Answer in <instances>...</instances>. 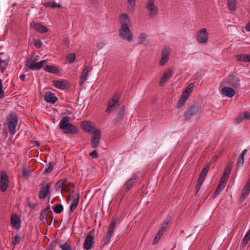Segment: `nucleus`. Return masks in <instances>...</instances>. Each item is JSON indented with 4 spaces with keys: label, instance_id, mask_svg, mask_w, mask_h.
<instances>
[{
    "label": "nucleus",
    "instance_id": "obj_30",
    "mask_svg": "<svg viewBox=\"0 0 250 250\" xmlns=\"http://www.w3.org/2000/svg\"><path fill=\"white\" fill-rule=\"evenodd\" d=\"M82 126L83 130L88 133H90L93 128L91 123L89 122H83L82 124Z\"/></svg>",
    "mask_w": 250,
    "mask_h": 250
},
{
    "label": "nucleus",
    "instance_id": "obj_27",
    "mask_svg": "<svg viewBox=\"0 0 250 250\" xmlns=\"http://www.w3.org/2000/svg\"><path fill=\"white\" fill-rule=\"evenodd\" d=\"M10 59L9 58H6L5 59H3L2 58H0V71L1 73H3L4 72L8 65Z\"/></svg>",
    "mask_w": 250,
    "mask_h": 250
},
{
    "label": "nucleus",
    "instance_id": "obj_42",
    "mask_svg": "<svg viewBox=\"0 0 250 250\" xmlns=\"http://www.w3.org/2000/svg\"><path fill=\"white\" fill-rule=\"evenodd\" d=\"M248 54H240L236 56L237 60L239 62H247Z\"/></svg>",
    "mask_w": 250,
    "mask_h": 250
},
{
    "label": "nucleus",
    "instance_id": "obj_36",
    "mask_svg": "<svg viewBox=\"0 0 250 250\" xmlns=\"http://www.w3.org/2000/svg\"><path fill=\"white\" fill-rule=\"evenodd\" d=\"M136 7V0H128L127 9L131 12H133Z\"/></svg>",
    "mask_w": 250,
    "mask_h": 250
},
{
    "label": "nucleus",
    "instance_id": "obj_14",
    "mask_svg": "<svg viewBox=\"0 0 250 250\" xmlns=\"http://www.w3.org/2000/svg\"><path fill=\"white\" fill-rule=\"evenodd\" d=\"M169 50L167 47H165L162 52V57L160 61V65L163 66L168 61Z\"/></svg>",
    "mask_w": 250,
    "mask_h": 250
},
{
    "label": "nucleus",
    "instance_id": "obj_7",
    "mask_svg": "<svg viewBox=\"0 0 250 250\" xmlns=\"http://www.w3.org/2000/svg\"><path fill=\"white\" fill-rule=\"evenodd\" d=\"M146 8L150 17H154L158 12V8L155 4V0H148Z\"/></svg>",
    "mask_w": 250,
    "mask_h": 250
},
{
    "label": "nucleus",
    "instance_id": "obj_47",
    "mask_svg": "<svg viewBox=\"0 0 250 250\" xmlns=\"http://www.w3.org/2000/svg\"><path fill=\"white\" fill-rule=\"evenodd\" d=\"M4 97V89L3 87V82L1 79H0V99L3 98Z\"/></svg>",
    "mask_w": 250,
    "mask_h": 250
},
{
    "label": "nucleus",
    "instance_id": "obj_20",
    "mask_svg": "<svg viewBox=\"0 0 250 250\" xmlns=\"http://www.w3.org/2000/svg\"><path fill=\"white\" fill-rule=\"evenodd\" d=\"M91 67H90L89 66H84L81 75V84H82L86 81V80H87V76L88 74V73L91 70Z\"/></svg>",
    "mask_w": 250,
    "mask_h": 250
},
{
    "label": "nucleus",
    "instance_id": "obj_64",
    "mask_svg": "<svg viewBox=\"0 0 250 250\" xmlns=\"http://www.w3.org/2000/svg\"><path fill=\"white\" fill-rule=\"evenodd\" d=\"M28 206L31 208H34L36 207L35 205H33L30 202L28 203Z\"/></svg>",
    "mask_w": 250,
    "mask_h": 250
},
{
    "label": "nucleus",
    "instance_id": "obj_16",
    "mask_svg": "<svg viewBox=\"0 0 250 250\" xmlns=\"http://www.w3.org/2000/svg\"><path fill=\"white\" fill-rule=\"evenodd\" d=\"M172 75V71L171 69H168L164 72L163 76L161 77L159 84L161 86L164 85L167 80L170 79Z\"/></svg>",
    "mask_w": 250,
    "mask_h": 250
},
{
    "label": "nucleus",
    "instance_id": "obj_58",
    "mask_svg": "<svg viewBox=\"0 0 250 250\" xmlns=\"http://www.w3.org/2000/svg\"><path fill=\"white\" fill-rule=\"evenodd\" d=\"M189 95L190 94L189 93H187L186 91H184L181 95V97L187 100Z\"/></svg>",
    "mask_w": 250,
    "mask_h": 250
},
{
    "label": "nucleus",
    "instance_id": "obj_12",
    "mask_svg": "<svg viewBox=\"0 0 250 250\" xmlns=\"http://www.w3.org/2000/svg\"><path fill=\"white\" fill-rule=\"evenodd\" d=\"M116 219H113L111 220L110 224L109 225V227L104 239V245L107 244L109 243L111 237L113 233L114 230L115 229L116 225Z\"/></svg>",
    "mask_w": 250,
    "mask_h": 250
},
{
    "label": "nucleus",
    "instance_id": "obj_1",
    "mask_svg": "<svg viewBox=\"0 0 250 250\" xmlns=\"http://www.w3.org/2000/svg\"><path fill=\"white\" fill-rule=\"evenodd\" d=\"M119 22L121 25L119 31V37L128 42H131L133 39V34L129 29L130 20L128 15L125 13L121 14L119 19Z\"/></svg>",
    "mask_w": 250,
    "mask_h": 250
},
{
    "label": "nucleus",
    "instance_id": "obj_5",
    "mask_svg": "<svg viewBox=\"0 0 250 250\" xmlns=\"http://www.w3.org/2000/svg\"><path fill=\"white\" fill-rule=\"evenodd\" d=\"M9 178L6 172L2 170L0 172V189L1 192H5L9 186Z\"/></svg>",
    "mask_w": 250,
    "mask_h": 250
},
{
    "label": "nucleus",
    "instance_id": "obj_9",
    "mask_svg": "<svg viewBox=\"0 0 250 250\" xmlns=\"http://www.w3.org/2000/svg\"><path fill=\"white\" fill-rule=\"evenodd\" d=\"M203 109L199 107V105L194 104L190 108L187 110L184 114L186 119H189L195 114L202 112Z\"/></svg>",
    "mask_w": 250,
    "mask_h": 250
},
{
    "label": "nucleus",
    "instance_id": "obj_10",
    "mask_svg": "<svg viewBox=\"0 0 250 250\" xmlns=\"http://www.w3.org/2000/svg\"><path fill=\"white\" fill-rule=\"evenodd\" d=\"M197 41L200 43H206L208 42V34L206 28H202L197 34Z\"/></svg>",
    "mask_w": 250,
    "mask_h": 250
},
{
    "label": "nucleus",
    "instance_id": "obj_51",
    "mask_svg": "<svg viewBox=\"0 0 250 250\" xmlns=\"http://www.w3.org/2000/svg\"><path fill=\"white\" fill-rule=\"evenodd\" d=\"M20 242V236L18 234H17L14 237L12 240V243L13 245L16 246Z\"/></svg>",
    "mask_w": 250,
    "mask_h": 250
},
{
    "label": "nucleus",
    "instance_id": "obj_62",
    "mask_svg": "<svg viewBox=\"0 0 250 250\" xmlns=\"http://www.w3.org/2000/svg\"><path fill=\"white\" fill-rule=\"evenodd\" d=\"M245 28L247 31L250 32V21L247 23Z\"/></svg>",
    "mask_w": 250,
    "mask_h": 250
},
{
    "label": "nucleus",
    "instance_id": "obj_24",
    "mask_svg": "<svg viewBox=\"0 0 250 250\" xmlns=\"http://www.w3.org/2000/svg\"><path fill=\"white\" fill-rule=\"evenodd\" d=\"M64 183L62 191L66 192H73L74 185L71 182H69L66 179H64Z\"/></svg>",
    "mask_w": 250,
    "mask_h": 250
},
{
    "label": "nucleus",
    "instance_id": "obj_35",
    "mask_svg": "<svg viewBox=\"0 0 250 250\" xmlns=\"http://www.w3.org/2000/svg\"><path fill=\"white\" fill-rule=\"evenodd\" d=\"M43 6L45 7H49L53 9L62 7V5L60 4L57 3L54 1H49L48 2L44 3L43 4Z\"/></svg>",
    "mask_w": 250,
    "mask_h": 250
},
{
    "label": "nucleus",
    "instance_id": "obj_13",
    "mask_svg": "<svg viewBox=\"0 0 250 250\" xmlns=\"http://www.w3.org/2000/svg\"><path fill=\"white\" fill-rule=\"evenodd\" d=\"M50 184L49 183L43 184L42 186L39 194V198L43 199L46 198L49 192Z\"/></svg>",
    "mask_w": 250,
    "mask_h": 250
},
{
    "label": "nucleus",
    "instance_id": "obj_34",
    "mask_svg": "<svg viewBox=\"0 0 250 250\" xmlns=\"http://www.w3.org/2000/svg\"><path fill=\"white\" fill-rule=\"evenodd\" d=\"M44 70L48 72L57 74L59 72V69L55 66L51 65H46Z\"/></svg>",
    "mask_w": 250,
    "mask_h": 250
},
{
    "label": "nucleus",
    "instance_id": "obj_43",
    "mask_svg": "<svg viewBox=\"0 0 250 250\" xmlns=\"http://www.w3.org/2000/svg\"><path fill=\"white\" fill-rule=\"evenodd\" d=\"M225 185H223V184H221L219 183L214 193V196L218 195L221 192V191L225 187Z\"/></svg>",
    "mask_w": 250,
    "mask_h": 250
},
{
    "label": "nucleus",
    "instance_id": "obj_25",
    "mask_svg": "<svg viewBox=\"0 0 250 250\" xmlns=\"http://www.w3.org/2000/svg\"><path fill=\"white\" fill-rule=\"evenodd\" d=\"M52 211L49 208H46L42 209L40 213V219L42 222L45 223L47 222L46 217L49 213H51Z\"/></svg>",
    "mask_w": 250,
    "mask_h": 250
},
{
    "label": "nucleus",
    "instance_id": "obj_8",
    "mask_svg": "<svg viewBox=\"0 0 250 250\" xmlns=\"http://www.w3.org/2000/svg\"><path fill=\"white\" fill-rule=\"evenodd\" d=\"M120 97V95L117 93H115L112 96V98L107 103V108L105 110V112L107 114L110 113L111 110L113 109L116 104L119 102Z\"/></svg>",
    "mask_w": 250,
    "mask_h": 250
},
{
    "label": "nucleus",
    "instance_id": "obj_15",
    "mask_svg": "<svg viewBox=\"0 0 250 250\" xmlns=\"http://www.w3.org/2000/svg\"><path fill=\"white\" fill-rule=\"evenodd\" d=\"M221 92L222 94L228 97H232L235 94V91L234 89L231 87L227 86H223Z\"/></svg>",
    "mask_w": 250,
    "mask_h": 250
},
{
    "label": "nucleus",
    "instance_id": "obj_49",
    "mask_svg": "<svg viewBox=\"0 0 250 250\" xmlns=\"http://www.w3.org/2000/svg\"><path fill=\"white\" fill-rule=\"evenodd\" d=\"M193 87H194V83H190L186 88V89H185L184 91H186L187 93H188L189 94H190V93H191Z\"/></svg>",
    "mask_w": 250,
    "mask_h": 250
},
{
    "label": "nucleus",
    "instance_id": "obj_2",
    "mask_svg": "<svg viewBox=\"0 0 250 250\" xmlns=\"http://www.w3.org/2000/svg\"><path fill=\"white\" fill-rule=\"evenodd\" d=\"M60 128L66 134H76L78 132V128L69 123V117L64 116L60 122Z\"/></svg>",
    "mask_w": 250,
    "mask_h": 250
},
{
    "label": "nucleus",
    "instance_id": "obj_32",
    "mask_svg": "<svg viewBox=\"0 0 250 250\" xmlns=\"http://www.w3.org/2000/svg\"><path fill=\"white\" fill-rule=\"evenodd\" d=\"M147 39V35L146 33L143 32L140 33L137 38L138 44H143L146 41Z\"/></svg>",
    "mask_w": 250,
    "mask_h": 250
},
{
    "label": "nucleus",
    "instance_id": "obj_48",
    "mask_svg": "<svg viewBox=\"0 0 250 250\" xmlns=\"http://www.w3.org/2000/svg\"><path fill=\"white\" fill-rule=\"evenodd\" d=\"M186 101V99L181 97L177 104V107L178 108H181L184 104Z\"/></svg>",
    "mask_w": 250,
    "mask_h": 250
},
{
    "label": "nucleus",
    "instance_id": "obj_21",
    "mask_svg": "<svg viewBox=\"0 0 250 250\" xmlns=\"http://www.w3.org/2000/svg\"><path fill=\"white\" fill-rule=\"evenodd\" d=\"M93 237L91 234H88L85 238L84 241V248L86 250H89L92 248V245H93Z\"/></svg>",
    "mask_w": 250,
    "mask_h": 250
},
{
    "label": "nucleus",
    "instance_id": "obj_44",
    "mask_svg": "<svg viewBox=\"0 0 250 250\" xmlns=\"http://www.w3.org/2000/svg\"><path fill=\"white\" fill-rule=\"evenodd\" d=\"M59 247L62 250H72L71 246L67 243L59 244Z\"/></svg>",
    "mask_w": 250,
    "mask_h": 250
},
{
    "label": "nucleus",
    "instance_id": "obj_39",
    "mask_svg": "<svg viewBox=\"0 0 250 250\" xmlns=\"http://www.w3.org/2000/svg\"><path fill=\"white\" fill-rule=\"evenodd\" d=\"M210 164H208L204 167V168L202 170L200 174V177H203L206 178L207 174L210 168Z\"/></svg>",
    "mask_w": 250,
    "mask_h": 250
},
{
    "label": "nucleus",
    "instance_id": "obj_57",
    "mask_svg": "<svg viewBox=\"0 0 250 250\" xmlns=\"http://www.w3.org/2000/svg\"><path fill=\"white\" fill-rule=\"evenodd\" d=\"M34 44L38 48H40L42 46V43L40 40H35L34 41Z\"/></svg>",
    "mask_w": 250,
    "mask_h": 250
},
{
    "label": "nucleus",
    "instance_id": "obj_54",
    "mask_svg": "<svg viewBox=\"0 0 250 250\" xmlns=\"http://www.w3.org/2000/svg\"><path fill=\"white\" fill-rule=\"evenodd\" d=\"M228 180V177L222 175L221 177L219 183L221 184H223V185H225L226 184Z\"/></svg>",
    "mask_w": 250,
    "mask_h": 250
},
{
    "label": "nucleus",
    "instance_id": "obj_38",
    "mask_svg": "<svg viewBox=\"0 0 250 250\" xmlns=\"http://www.w3.org/2000/svg\"><path fill=\"white\" fill-rule=\"evenodd\" d=\"M64 184H65L64 179H61V180H59L55 184V187H56V190L59 191L60 189H61V190L62 191Z\"/></svg>",
    "mask_w": 250,
    "mask_h": 250
},
{
    "label": "nucleus",
    "instance_id": "obj_45",
    "mask_svg": "<svg viewBox=\"0 0 250 250\" xmlns=\"http://www.w3.org/2000/svg\"><path fill=\"white\" fill-rule=\"evenodd\" d=\"M124 114V113H123V111H119L116 117L113 120V122H114L115 123H117L118 122L121 121Z\"/></svg>",
    "mask_w": 250,
    "mask_h": 250
},
{
    "label": "nucleus",
    "instance_id": "obj_46",
    "mask_svg": "<svg viewBox=\"0 0 250 250\" xmlns=\"http://www.w3.org/2000/svg\"><path fill=\"white\" fill-rule=\"evenodd\" d=\"M231 170V166L228 165L224 171L223 175L228 177Z\"/></svg>",
    "mask_w": 250,
    "mask_h": 250
},
{
    "label": "nucleus",
    "instance_id": "obj_63",
    "mask_svg": "<svg viewBox=\"0 0 250 250\" xmlns=\"http://www.w3.org/2000/svg\"><path fill=\"white\" fill-rule=\"evenodd\" d=\"M22 172L23 176H26L28 174V171L25 168L22 169Z\"/></svg>",
    "mask_w": 250,
    "mask_h": 250
},
{
    "label": "nucleus",
    "instance_id": "obj_37",
    "mask_svg": "<svg viewBox=\"0 0 250 250\" xmlns=\"http://www.w3.org/2000/svg\"><path fill=\"white\" fill-rule=\"evenodd\" d=\"M52 209L56 213L59 214L63 211V207L61 204H55L52 207Z\"/></svg>",
    "mask_w": 250,
    "mask_h": 250
},
{
    "label": "nucleus",
    "instance_id": "obj_17",
    "mask_svg": "<svg viewBox=\"0 0 250 250\" xmlns=\"http://www.w3.org/2000/svg\"><path fill=\"white\" fill-rule=\"evenodd\" d=\"M137 176L134 174L125 184L124 186L126 191H129L133 187L134 183L136 182Z\"/></svg>",
    "mask_w": 250,
    "mask_h": 250
},
{
    "label": "nucleus",
    "instance_id": "obj_50",
    "mask_svg": "<svg viewBox=\"0 0 250 250\" xmlns=\"http://www.w3.org/2000/svg\"><path fill=\"white\" fill-rule=\"evenodd\" d=\"M244 156L242 155H240L237 162V165L238 167H241L244 164Z\"/></svg>",
    "mask_w": 250,
    "mask_h": 250
},
{
    "label": "nucleus",
    "instance_id": "obj_59",
    "mask_svg": "<svg viewBox=\"0 0 250 250\" xmlns=\"http://www.w3.org/2000/svg\"><path fill=\"white\" fill-rule=\"evenodd\" d=\"M189 95L190 94L189 93H187L186 91H184L181 95V97L187 100Z\"/></svg>",
    "mask_w": 250,
    "mask_h": 250
},
{
    "label": "nucleus",
    "instance_id": "obj_53",
    "mask_svg": "<svg viewBox=\"0 0 250 250\" xmlns=\"http://www.w3.org/2000/svg\"><path fill=\"white\" fill-rule=\"evenodd\" d=\"M105 45H106L105 41H101L98 42L97 47H98V49H101L103 48H104Z\"/></svg>",
    "mask_w": 250,
    "mask_h": 250
},
{
    "label": "nucleus",
    "instance_id": "obj_33",
    "mask_svg": "<svg viewBox=\"0 0 250 250\" xmlns=\"http://www.w3.org/2000/svg\"><path fill=\"white\" fill-rule=\"evenodd\" d=\"M164 231H165L163 230V228L159 229L153 241V244H156L158 242L162 236L163 235Z\"/></svg>",
    "mask_w": 250,
    "mask_h": 250
},
{
    "label": "nucleus",
    "instance_id": "obj_31",
    "mask_svg": "<svg viewBox=\"0 0 250 250\" xmlns=\"http://www.w3.org/2000/svg\"><path fill=\"white\" fill-rule=\"evenodd\" d=\"M227 5L231 12H234L236 9V0H228Z\"/></svg>",
    "mask_w": 250,
    "mask_h": 250
},
{
    "label": "nucleus",
    "instance_id": "obj_4",
    "mask_svg": "<svg viewBox=\"0 0 250 250\" xmlns=\"http://www.w3.org/2000/svg\"><path fill=\"white\" fill-rule=\"evenodd\" d=\"M7 121L10 133L12 135L15 134L18 122L17 116L15 114H10L7 116Z\"/></svg>",
    "mask_w": 250,
    "mask_h": 250
},
{
    "label": "nucleus",
    "instance_id": "obj_52",
    "mask_svg": "<svg viewBox=\"0 0 250 250\" xmlns=\"http://www.w3.org/2000/svg\"><path fill=\"white\" fill-rule=\"evenodd\" d=\"M53 167L52 166V165L51 164V163H49L48 164V165L47 166V167L46 168H45V170H44V173H49L50 172H51V171L53 170Z\"/></svg>",
    "mask_w": 250,
    "mask_h": 250
},
{
    "label": "nucleus",
    "instance_id": "obj_22",
    "mask_svg": "<svg viewBox=\"0 0 250 250\" xmlns=\"http://www.w3.org/2000/svg\"><path fill=\"white\" fill-rule=\"evenodd\" d=\"M44 99L47 102L54 104L57 101L58 98L56 97L55 94L48 91L45 93Z\"/></svg>",
    "mask_w": 250,
    "mask_h": 250
},
{
    "label": "nucleus",
    "instance_id": "obj_3",
    "mask_svg": "<svg viewBox=\"0 0 250 250\" xmlns=\"http://www.w3.org/2000/svg\"><path fill=\"white\" fill-rule=\"evenodd\" d=\"M220 86H227L237 89L240 87V79L238 77L229 75L221 83Z\"/></svg>",
    "mask_w": 250,
    "mask_h": 250
},
{
    "label": "nucleus",
    "instance_id": "obj_23",
    "mask_svg": "<svg viewBox=\"0 0 250 250\" xmlns=\"http://www.w3.org/2000/svg\"><path fill=\"white\" fill-rule=\"evenodd\" d=\"M32 27L37 32L41 33H45L48 32L47 27L40 23H34Z\"/></svg>",
    "mask_w": 250,
    "mask_h": 250
},
{
    "label": "nucleus",
    "instance_id": "obj_6",
    "mask_svg": "<svg viewBox=\"0 0 250 250\" xmlns=\"http://www.w3.org/2000/svg\"><path fill=\"white\" fill-rule=\"evenodd\" d=\"M36 61L35 58H31L26 62V66L32 70H40L43 66V63L46 60L41 61L40 62L35 63Z\"/></svg>",
    "mask_w": 250,
    "mask_h": 250
},
{
    "label": "nucleus",
    "instance_id": "obj_55",
    "mask_svg": "<svg viewBox=\"0 0 250 250\" xmlns=\"http://www.w3.org/2000/svg\"><path fill=\"white\" fill-rule=\"evenodd\" d=\"M89 156L93 159H96L98 157V153L96 150H94L89 153Z\"/></svg>",
    "mask_w": 250,
    "mask_h": 250
},
{
    "label": "nucleus",
    "instance_id": "obj_41",
    "mask_svg": "<svg viewBox=\"0 0 250 250\" xmlns=\"http://www.w3.org/2000/svg\"><path fill=\"white\" fill-rule=\"evenodd\" d=\"M250 239V230H248L245 235L244 238L242 240V245L244 246H245Z\"/></svg>",
    "mask_w": 250,
    "mask_h": 250
},
{
    "label": "nucleus",
    "instance_id": "obj_60",
    "mask_svg": "<svg viewBox=\"0 0 250 250\" xmlns=\"http://www.w3.org/2000/svg\"><path fill=\"white\" fill-rule=\"evenodd\" d=\"M202 185V184H200V182L197 183L196 186V194H197V192L199 191Z\"/></svg>",
    "mask_w": 250,
    "mask_h": 250
},
{
    "label": "nucleus",
    "instance_id": "obj_40",
    "mask_svg": "<svg viewBox=\"0 0 250 250\" xmlns=\"http://www.w3.org/2000/svg\"><path fill=\"white\" fill-rule=\"evenodd\" d=\"M76 59V55L74 53H72L68 55L66 57V61L67 62L70 64L72 63Z\"/></svg>",
    "mask_w": 250,
    "mask_h": 250
},
{
    "label": "nucleus",
    "instance_id": "obj_26",
    "mask_svg": "<svg viewBox=\"0 0 250 250\" xmlns=\"http://www.w3.org/2000/svg\"><path fill=\"white\" fill-rule=\"evenodd\" d=\"M250 120V113L248 111H244L240 114L236 119V122L237 123H240L243 120Z\"/></svg>",
    "mask_w": 250,
    "mask_h": 250
},
{
    "label": "nucleus",
    "instance_id": "obj_29",
    "mask_svg": "<svg viewBox=\"0 0 250 250\" xmlns=\"http://www.w3.org/2000/svg\"><path fill=\"white\" fill-rule=\"evenodd\" d=\"M250 191V186L246 184L245 185L241 196V201H243L249 195Z\"/></svg>",
    "mask_w": 250,
    "mask_h": 250
},
{
    "label": "nucleus",
    "instance_id": "obj_61",
    "mask_svg": "<svg viewBox=\"0 0 250 250\" xmlns=\"http://www.w3.org/2000/svg\"><path fill=\"white\" fill-rule=\"evenodd\" d=\"M205 178H205V177H200V176H199L197 183L200 182V184H202L203 182L204 181Z\"/></svg>",
    "mask_w": 250,
    "mask_h": 250
},
{
    "label": "nucleus",
    "instance_id": "obj_19",
    "mask_svg": "<svg viewBox=\"0 0 250 250\" xmlns=\"http://www.w3.org/2000/svg\"><path fill=\"white\" fill-rule=\"evenodd\" d=\"M79 194L75 193L73 196V200L70 206L69 211L71 213H73L77 208L79 203Z\"/></svg>",
    "mask_w": 250,
    "mask_h": 250
},
{
    "label": "nucleus",
    "instance_id": "obj_18",
    "mask_svg": "<svg viewBox=\"0 0 250 250\" xmlns=\"http://www.w3.org/2000/svg\"><path fill=\"white\" fill-rule=\"evenodd\" d=\"M11 224L15 229H19L21 228V221L17 214H13L11 218Z\"/></svg>",
    "mask_w": 250,
    "mask_h": 250
},
{
    "label": "nucleus",
    "instance_id": "obj_11",
    "mask_svg": "<svg viewBox=\"0 0 250 250\" xmlns=\"http://www.w3.org/2000/svg\"><path fill=\"white\" fill-rule=\"evenodd\" d=\"M101 138V130L99 129H97L93 133L91 139V145L93 148H96L99 146Z\"/></svg>",
    "mask_w": 250,
    "mask_h": 250
},
{
    "label": "nucleus",
    "instance_id": "obj_28",
    "mask_svg": "<svg viewBox=\"0 0 250 250\" xmlns=\"http://www.w3.org/2000/svg\"><path fill=\"white\" fill-rule=\"evenodd\" d=\"M66 82L65 81H53L54 85L57 88L60 89H65L66 87Z\"/></svg>",
    "mask_w": 250,
    "mask_h": 250
},
{
    "label": "nucleus",
    "instance_id": "obj_56",
    "mask_svg": "<svg viewBox=\"0 0 250 250\" xmlns=\"http://www.w3.org/2000/svg\"><path fill=\"white\" fill-rule=\"evenodd\" d=\"M169 222V219H167V220L164 221V222L163 223L162 226L160 228H163V230L165 231Z\"/></svg>",
    "mask_w": 250,
    "mask_h": 250
}]
</instances>
